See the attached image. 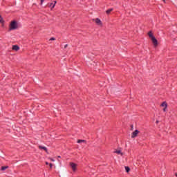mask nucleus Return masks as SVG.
<instances>
[{"instance_id": "nucleus-1", "label": "nucleus", "mask_w": 177, "mask_h": 177, "mask_svg": "<svg viewBox=\"0 0 177 177\" xmlns=\"http://www.w3.org/2000/svg\"><path fill=\"white\" fill-rule=\"evenodd\" d=\"M19 28V23L17 21H12L9 25V31H13V30H17Z\"/></svg>"}, {"instance_id": "nucleus-2", "label": "nucleus", "mask_w": 177, "mask_h": 177, "mask_svg": "<svg viewBox=\"0 0 177 177\" xmlns=\"http://www.w3.org/2000/svg\"><path fill=\"white\" fill-rule=\"evenodd\" d=\"M138 133H139L138 130H136L135 131H133L131 134L132 139H135V138H136V136H138Z\"/></svg>"}, {"instance_id": "nucleus-3", "label": "nucleus", "mask_w": 177, "mask_h": 177, "mask_svg": "<svg viewBox=\"0 0 177 177\" xmlns=\"http://www.w3.org/2000/svg\"><path fill=\"white\" fill-rule=\"evenodd\" d=\"M70 165H71V169H73V171H77V164H75L74 162H71Z\"/></svg>"}, {"instance_id": "nucleus-4", "label": "nucleus", "mask_w": 177, "mask_h": 177, "mask_svg": "<svg viewBox=\"0 0 177 177\" xmlns=\"http://www.w3.org/2000/svg\"><path fill=\"white\" fill-rule=\"evenodd\" d=\"M154 46H157V45H158V42L157 41V39H156V37H152V39H151Z\"/></svg>"}, {"instance_id": "nucleus-5", "label": "nucleus", "mask_w": 177, "mask_h": 177, "mask_svg": "<svg viewBox=\"0 0 177 177\" xmlns=\"http://www.w3.org/2000/svg\"><path fill=\"white\" fill-rule=\"evenodd\" d=\"M38 147H39V150H44V151H46V153H48V148H46V147L39 145Z\"/></svg>"}, {"instance_id": "nucleus-6", "label": "nucleus", "mask_w": 177, "mask_h": 177, "mask_svg": "<svg viewBox=\"0 0 177 177\" xmlns=\"http://www.w3.org/2000/svg\"><path fill=\"white\" fill-rule=\"evenodd\" d=\"M56 3H57V1H55L54 3H50V4H48V6H49V8H51V9H53V8H55V6H56Z\"/></svg>"}, {"instance_id": "nucleus-7", "label": "nucleus", "mask_w": 177, "mask_h": 177, "mask_svg": "<svg viewBox=\"0 0 177 177\" xmlns=\"http://www.w3.org/2000/svg\"><path fill=\"white\" fill-rule=\"evenodd\" d=\"M20 50V47H19V46L17 45H14L12 46V50H15L16 52H17V50Z\"/></svg>"}, {"instance_id": "nucleus-8", "label": "nucleus", "mask_w": 177, "mask_h": 177, "mask_svg": "<svg viewBox=\"0 0 177 177\" xmlns=\"http://www.w3.org/2000/svg\"><path fill=\"white\" fill-rule=\"evenodd\" d=\"M95 21L96 23V24H97L98 26H102V21H100V19H95Z\"/></svg>"}, {"instance_id": "nucleus-9", "label": "nucleus", "mask_w": 177, "mask_h": 177, "mask_svg": "<svg viewBox=\"0 0 177 177\" xmlns=\"http://www.w3.org/2000/svg\"><path fill=\"white\" fill-rule=\"evenodd\" d=\"M161 106L162 107H165V109H167V107H168V105L167 104V102H163L162 104H161Z\"/></svg>"}, {"instance_id": "nucleus-10", "label": "nucleus", "mask_w": 177, "mask_h": 177, "mask_svg": "<svg viewBox=\"0 0 177 177\" xmlns=\"http://www.w3.org/2000/svg\"><path fill=\"white\" fill-rule=\"evenodd\" d=\"M114 153H116V154H121V156H122V153L120 149L115 151Z\"/></svg>"}, {"instance_id": "nucleus-11", "label": "nucleus", "mask_w": 177, "mask_h": 177, "mask_svg": "<svg viewBox=\"0 0 177 177\" xmlns=\"http://www.w3.org/2000/svg\"><path fill=\"white\" fill-rule=\"evenodd\" d=\"M111 12H113V8H110V9L107 10L106 15H110V13H111Z\"/></svg>"}, {"instance_id": "nucleus-12", "label": "nucleus", "mask_w": 177, "mask_h": 177, "mask_svg": "<svg viewBox=\"0 0 177 177\" xmlns=\"http://www.w3.org/2000/svg\"><path fill=\"white\" fill-rule=\"evenodd\" d=\"M77 143H86V141L85 140H78Z\"/></svg>"}, {"instance_id": "nucleus-13", "label": "nucleus", "mask_w": 177, "mask_h": 177, "mask_svg": "<svg viewBox=\"0 0 177 177\" xmlns=\"http://www.w3.org/2000/svg\"><path fill=\"white\" fill-rule=\"evenodd\" d=\"M124 168H125L126 172H129L131 171V169L128 166H126Z\"/></svg>"}, {"instance_id": "nucleus-14", "label": "nucleus", "mask_w": 177, "mask_h": 177, "mask_svg": "<svg viewBox=\"0 0 177 177\" xmlns=\"http://www.w3.org/2000/svg\"><path fill=\"white\" fill-rule=\"evenodd\" d=\"M148 35H149V37L151 38V39L154 38V36H153V34L151 33V32H149Z\"/></svg>"}, {"instance_id": "nucleus-15", "label": "nucleus", "mask_w": 177, "mask_h": 177, "mask_svg": "<svg viewBox=\"0 0 177 177\" xmlns=\"http://www.w3.org/2000/svg\"><path fill=\"white\" fill-rule=\"evenodd\" d=\"M9 168V167L8 166H3L1 167V171H5L6 169H8Z\"/></svg>"}, {"instance_id": "nucleus-16", "label": "nucleus", "mask_w": 177, "mask_h": 177, "mask_svg": "<svg viewBox=\"0 0 177 177\" xmlns=\"http://www.w3.org/2000/svg\"><path fill=\"white\" fill-rule=\"evenodd\" d=\"M0 23H3V19H2V17H1V16H0Z\"/></svg>"}, {"instance_id": "nucleus-17", "label": "nucleus", "mask_w": 177, "mask_h": 177, "mask_svg": "<svg viewBox=\"0 0 177 177\" xmlns=\"http://www.w3.org/2000/svg\"><path fill=\"white\" fill-rule=\"evenodd\" d=\"M55 39H55L54 37H52L50 39V41H55Z\"/></svg>"}, {"instance_id": "nucleus-18", "label": "nucleus", "mask_w": 177, "mask_h": 177, "mask_svg": "<svg viewBox=\"0 0 177 177\" xmlns=\"http://www.w3.org/2000/svg\"><path fill=\"white\" fill-rule=\"evenodd\" d=\"M44 2H45V0H41V5H42V3H44Z\"/></svg>"}, {"instance_id": "nucleus-19", "label": "nucleus", "mask_w": 177, "mask_h": 177, "mask_svg": "<svg viewBox=\"0 0 177 177\" xmlns=\"http://www.w3.org/2000/svg\"><path fill=\"white\" fill-rule=\"evenodd\" d=\"M49 166H50V168H52V167H53L52 163H50V164H49Z\"/></svg>"}, {"instance_id": "nucleus-20", "label": "nucleus", "mask_w": 177, "mask_h": 177, "mask_svg": "<svg viewBox=\"0 0 177 177\" xmlns=\"http://www.w3.org/2000/svg\"><path fill=\"white\" fill-rule=\"evenodd\" d=\"M163 111H167V108L165 107V108L163 109Z\"/></svg>"}, {"instance_id": "nucleus-21", "label": "nucleus", "mask_w": 177, "mask_h": 177, "mask_svg": "<svg viewBox=\"0 0 177 177\" xmlns=\"http://www.w3.org/2000/svg\"><path fill=\"white\" fill-rule=\"evenodd\" d=\"M67 46H68V45L66 44V45L64 46V48H67Z\"/></svg>"}, {"instance_id": "nucleus-22", "label": "nucleus", "mask_w": 177, "mask_h": 177, "mask_svg": "<svg viewBox=\"0 0 177 177\" xmlns=\"http://www.w3.org/2000/svg\"><path fill=\"white\" fill-rule=\"evenodd\" d=\"M46 165H49V163L48 162H46Z\"/></svg>"}, {"instance_id": "nucleus-23", "label": "nucleus", "mask_w": 177, "mask_h": 177, "mask_svg": "<svg viewBox=\"0 0 177 177\" xmlns=\"http://www.w3.org/2000/svg\"><path fill=\"white\" fill-rule=\"evenodd\" d=\"M131 129H133V125L131 126Z\"/></svg>"}, {"instance_id": "nucleus-24", "label": "nucleus", "mask_w": 177, "mask_h": 177, "mask_svg": "<svg viewBox=\"0 0 177 177\" xmlns=\"http://www.w3.org/2000/svg\"><path fill=\"white\" fill-rule=\"evenodd\" d=\"M51 161H55V160H53V159H51Z\"/></svg>"}, {"instance_id": "nucleus-25", "label": "nucleus", "mask_w": 177, "mask_h": 177, "mask_svg": "<svg viewBox=\"0 0 177 177\" xmlns=\"http://www.w3.org/2000/svg\"><path fill=\"white\" fill-rule=\"evenodd\" d=\"M175 175H176V176L177 177V173H176V174H175Z\"/></svg>"}, {"instance_id": "nucleus-26", "label": "nucleus", "mask_w": 177, "mask_h": 177, "mask_svg": "<svg viewBox=\"0 0 177 177\" xmlns=\"http://www.w3.org/2000/svg\"><path fill=\"white\" fill-rule=\"evenodd\" d=\"M156 123L158 124V121H156Z\"/></svg>"}]
</instances>
